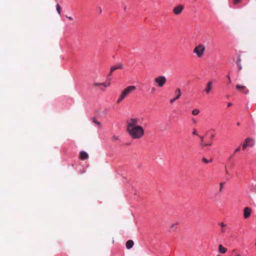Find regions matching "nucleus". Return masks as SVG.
<instances>
[{
	"mask_svg": "<svg viewBox=\"0 0 256 256\" xmlns=\"http://www.w3.org/2000/svg\"><path fill=\"white\" fill-rule=\"evenodd\" d=\"M138 123V118H130L126 121V130L132 139H140L144 134V128Z\"/></svg>",
	"mask_w": 256,
	"mask_h": 256,
	"instance_id": "obj_1",
	"label": "nucleus"
},
{
	"mask_svg": "<svg viewBox=\"0 0 256 256\" xmlns=\"http://www.w3.org/2000/svg\"><path fill=\"white\" fill-rule=\"evenodd\" d=\"M136 90V86H130L124 88L120 92V94L117 100V104L120 103L126 98L131 92Z\"/></svg>",
	"mask_w": 256,
	"mask_h": 256,
	"instance_id": "obj_2",
	"label": "nucleus"
},
{
	"mask_svg": "<svg viewBox=\"0 0 256 256\" xmlns=\"http://www.w3.org/2000/svg\"><path fill=\"white\" fill-rule=\"evenodd\" d=\"M205 50V46L202 44H199L194 48L193 52L198 58H201L203 56Z\"/></svg>",
	"mask_w": 256,
	"mask_h": 256,
	"instance_id": "obj_3",
	"label": "nucleus"
},
{
	"mask_svg": "<svg viewBox=\"0 0 256 256\" xmlns=\"http://www.w3.org/2000/svg\"><path fill=\"white\" fill-rule=\"evenodd\" d=\"M154 82L158 87H163L166 82V78L165 76H160L154 78Z\"/></svg>",
	"mask_w": 256,
	"mask_h": 256,
	"instance_id": "obj_4",
	"label": "nucleus"
},
{
	"mask_svg": "<svg viewBox=\"0 0 256 256\" xmlns=\"http://www.w3.org/2000/svg\"><path fill=\"white\" fill-rule=\"evenodd\" d=\"M254 145V140L251 138H247L244 140V142L242 144V150H245L246 148L248 146L250 147L253 146Z\"/></svg>",
	"mask_w": 256,
	"mask_h": 256,
	"instance_id": "obj_5",
	"label": "nucleus"
},
{
	"mask_svg": "<svg viewBox=\"0 0 256 256\" xmlns=\"http://www.w3.org/2000/svg\"><path fill=\"white\" fill-rule=\"evenodd\" d=\"M175 94L176 95V97H174V98H172L170 100V102L171 104H172L173 102H174L176 100L179 99L180 98V97L181 96L182 92H181L180 88H178L176 90Z\"/></svg>",
	"mask_w": 256,
	"mask_h": 256,
	"instance_id": "obj_6",
	"label": "nucleus"
},
{
	"mask_svg": "<svg viewBox=\"0 0 256 256\" xmlns=\"http://www.w3.org/2000/svg\"><path fill=\"white\" fill-rule=\"evenodd\" d=\"M252 213V210L248 207H246L244 209V218H248Z\"/></svg>",
	"mask_w": 256,
	"mask_h": 256,
	"instance_id": "obj_7",
	"label": "nucleus"
},
{
	"mask_svg": "<svg viewBox=\"0 0 256 256\" xmlns=\"http://www.w3.org/2000/svg\"><path fill=\"white\" fill-rule=\"evenodd\" d=\"M236 88L238 90H240V92L245 94H247L248 93V90H246V86H244L236 84Z\"/></svg>",
	"mask_w": 256,
	"mask_h": 256,
	"instance_id": "obj_8",
	"label": "nucleus"
},
{
	"mask_svg": "<svg viewBox=\"0 0 256 256\" xmlns=\"http://www.w3.org/2000/svg\"><path fill=\"white\" fill-rule=\"evenodd\" d=\"M212 88V82H208L206 86L204 92L206 94H208Z\"/></svg>",
	"mask_w": 256,
	"mask_h": 256,
	"instance_id": "obj_9",
	"label": "nucleus"
},
{
	"mask_svg": "<svg viewBox=\"0 0 256 256\" xmlns=\"http://www.w3.org/2000/svg\"><path fill=\"white\" fill-rule=\"evenodd\" d=\"M184 6L182 5H178L174 8V12L175 14H179L182 12Z\"/></svg>",
	"mask_w": 256,
	"mask_h": 256,
	"instance_id": "obj_10",
	"label": "nucleus"
},
{
	"mask_svg": "<svg viewBox=\"0 0 256 256\" xmlns=\"http://www.w3.org/2000/svg\"><path fill=\"white\" fill-rule=\"evenodd\" d=\"M227 248L224 247L222 244H219L218 246V252L219 253L224 254L226 252Z\"/></svg>",
	"mask_w": 256,
	"mask_h": 256,
	"instance_id": "obj_11",
	"label": "nucleus"
},
{
	"mask_svg": "<svg viewBox=\"0 0 256 256\" xmlns=\"http://www.w3.org/2000/svg\"><path fill=\"white\" fill-rule=\"evenodd\" d=\"M80 158L82 160H86L88 158V155L86 152L82 151L80 152Z\"/></svg>",
	"mask_w": 256,
	"mask_h": 256,
	"instance_id": "obj_12",
	"label": "nucleus"
},
{
	"mask_svg": "<svg viewBox=\"0 0 256 256\" xmlns=\"http://www.w3.org/2000/svg\"><path fill=\"white\" fill-rule=\"evenodd\" d=\"M122 66L123 65L122 64H120L116 66H112L110 68H111V71L112 72H114V71L115 70H117V69H120L122 68Z\"/></svg>",
	"mask_w": 256,
	"mask_h": 256,
	"instance_id": "obj_13",
	"label": "nucleus"
},
{
	"mask_svg": "<svg viewBox=\"0 0 256 256\" xmlns=\"http://www.w3.org/2000/svg\"><path fill=\"white\" fill-rule=\"evenodd\" d=\"M134 242L132 240H128L126 242V247L128 249L131 248L134 246Z\"/></svg>",
	"mask_w": 256,
	"mask_h": 256,
	"instance_id": "obj_14",
	"label": "nucleus"
},
{
	"mask_svg": "<svg viewBox=\"0 0 256 256\" xmlns=\"http://www.w3.org/2000/svg\"><path fill=\"white\" fill-rule=\"evenodd\" d=\"M219 225L221 226V232L222 233H224L226 232V225L223 222L220 223Z\"/></svg>",
	"mask_w": 256,
	"mask_h": 256,
	"instance_id": "obj_15",
	"label": "nucleus"
},
{
	"mask_svg": "<svg viewBox=\"0 0 256 256\" xmlns=\"http://www.w3.org/2000/svg\"><path fill=\"white\" fill-rule=\"evenodd\" d=\"M200 112V110L198 108H194L192 110V114L194 116H197Z\"/></svg>",
	"mask_w": 256,
	"mask_h": 256,
	"instance_id": "obj_16",
	"label": "nucleus"
},
{
	"mask_svg": "<svg viewBox=\"0 0 256 256\" xmlns=\"http://www.w3.org/2000/svg\"><path fill=\"white\" fill-rule=\"evenodd\" d=\"M56 10H57L58 14H60V12H61L62 8H61L60 6L59 5V4H56Z\"/></svg>",
	"mask_w": 256,
	"mask_h": 256,
	"instance_id": "obj_17",
	"label": "nucleus"
},
{
	"mask_svg": "<svg viewBox=\"0 0 256 256\" xmlns=\"http://www.w3.org/2000/svg\"><path fill=\"white\" fill-rule=\"evenodd\" d=\"M92 122H94V124H96V125L100 127L101 125H100V122H98L96 118H92Z\"/></svg>",
	"mask_w": 256,
	"mask_h": 256,
	"instance_id": "obj_18",
	"label": "nucleus"
},
{
	"mask_svg": "<svg viewBox=\"0 0 256 256\" xmlns=\"http://www.w3.org/2000/svg\"><path fill=\"white\" fill-rule=\"evenodd\" d=\"M110 85V80H108V82H103L102 86H104L105 88H106L108 86H109Z\"/></svg>",
	"mask_w": 256,
	"mask_h": 256,
	"instance_id": "obj_19",
	"label": "nucleus"
},
{
	"mask_svg": "<svg viewBox=\"0 0 256 256\" xmlns=\"http://www.w3.org/2000/svg\"><path fill=\"white\" fill-rule=\"evenodd\" d=\"M212 161V159H210V160H207L205 158H202V162L204 163L208 164L210 162H211Z\"/></svg>",
	"mask_w": 256,
	"mask_h": 256,
	"instance_id": "obj_20",
	"label": "nucleus"
},
{
	"mask_svg": "<svg viewBox=\"0 0 256 256\" xmlns=\"http://www.w3.org/2000/svg\"><path fill=\"white\" fill-rule=\"evenodd\" d=\"M200 145L202 146H210L212 145V143L211 142H208V143L202 142L200 144Z\"/></svg>",
	"mask_w": 256,
	"mask_h": 256,
	"instance_id": "obj_21",
	"label": "nucleus"
},
{
	"mask_svg": "<svg viewBox=\"0 0 256 256\" xmlns=\"http://www.w3.org/2000/svg\"><path fill=\"white\" fill-rule=\"evenodd\" d=\"M102 86V83H99L96 82H94L93 83V86Z\"/></svg>",
	"mask_w": 256,
	"mask_h": 256,
	"instance_id": "obj_22",
	"label": "nucleus"
},
{
	"mask_svg": "<svg viewBox=\"0 0 256 256\" xmlns=\"http://www.w3.org/2000/svg\"><path fill=\"white\" fill-rule=\"evenodd\" d=\"M241 0H233V4H238Z\"/></svg>",
	"mask_w": 256,
	"mask_h": 256,
	"instance_id": "obj_23",
	"label": "nucleus"
},
{
	"mask_svg": "<svg viewBox=\"0 0 256 256\" xmlns=\"http://www.w3.org/2000/svg\"><path fill=\"white\" fill-rule=\"evenodd\" d=\"M112 140H118V136H112Z\"/></svg>",
	"mask_w": 256,
	"mask_h": 256,
	"instance_id": "obj_24",
	"label": "nucleus"
},
{
	"mask_svg": "<svg viewBox=\"0 0 256 256\" xmlns=\"http://www.w3.org/2000/svg\"><path fill=\"white\" fill-rule=\"evenodd\" d=\"M236 64H237L238 66V67L239 70H241L242 68L240 64V63H238V62H236Z\"/></svg>",
	"mask_w": 256,
	"mask_h": 256,
	"instance_id": "obj_25",
	"label": "nucleus"
},
{
	"mask_svg": "<svg viewBox=\"0 0 256 256\" xmlns=\"http://www.w3.org/2000/svg\"><path fill=\"white\" fill-rule=\"evenodd\" d=\"M223 188V183H220V191L221 192Z\"/></svg>",
	"mask_w": 256,
	"mask_h": 256,
	"instance_id": "obj_26",
	"label": "nucleus"
},
{
	"mask_svg": "<svg viewBox=\"0 0 256 256\" xmlns=\"http://www.w3.org/2000/svg\"><path fill=\"white\" fill-rule=\"evenodd\" d=\"M240 150V147L238 148H236L235 150L234 153L235 154V153L238 152Z\"/></svg>",
	"mask_w": 256,
	"mask_h": 256,
	"instance_id": "obj_27",
	"label": "nucleus"
},
{
	"mask_svg": "<svg viewBox=\"0 0 256 256\" xmlns=\"http://www.w3.org/2000/svg\"><path fill=\"white\" fill-rule=\"evenodd\" d=\"M177 225V224H172L171 226V228H173L174 227H175Z\"/></svg>",
	"mask_w": 256,
	"mask_h": 256,
	"instance_id": "obj_28",
	"label": "nucleus"
},
{
	"mask_svg": "<svg viewBox=\"0 0 256 256\" xmlns=\"http://www.w3.org/2000/svg\"><path fill=\"white\" fill-rule=\"evenodd\" d=\"M192 134H194V135H197V132L196 131V130H194L193 132H192Z\"/></svg>",
	"mask_w": 256,
	"mask_h": 256,
	"instance_id": "obj_29",
	"label": "nucleus"
},
{
	"mask_svg": "<svg viewBox=\"0 0 256 256\" xmlns=\"http://www.w3.org/2000/svg\"><path fill=\"white\" fill-rule=\"evenodd\" d=\"M226 77H227V78H228V81H229V82H230H230H231V80H230V76L228 75V76H226Z\"/></svg>",
	"mask_w": 256,
	"mask_h": 256,
	"instance_id": "obj_30",
	"label": "nucleus"
},
{
	"mask_svg": "<svg viewBox=\"0 0 256 256\" xmlns=\"http://www.w3.org/2000/svg\"><path fill=\"white\" fill-rule=\"evenodd\" d=\"M200 138L202 142H203V140H204V136H200Z\"/></svg>",
	"mask_w": 256,
	"mask_h": 256,
	"instance_id": "obj_31",
	"label": "nucleus"
},
{
	"mask_svg": "<svg viewBox=\"0 0 256 256\" xmlns=\"http://www.w3.org/2000/svg\"><path fill=\"white\" fill-rule=\"evenodd\" d=\"M66 18L69 19L70 20H72V18L71 17V16H66Z\"/></svg>",
	"mask_w": 256,
	"mask_h": 256,
	"instance_id": "obj_32",
	"label": "nucleus"
},
{
	"mask_svg": "<svg viewBox=\"0 0 256 256\" xmlns=\"http://www.w3.org/2000/svg\"><path fill=\"white\" fill-rule=\"evenodd\" d=\"M240 61H241L240 58H238V60H237V62H238V63H240Z\"/></svg>",
	"mask_w": 256,
	"mask_h": 256,
	"instance_id": "obj_33",
	"label": "nucleus"
},
{
	"mask_svg": "<svg viewBox=\"0 0 256 256\" xmlns=\"http://www.w3.org/2000/svg\"><path fill=\"white\" fill-rule=\"evenodd\" d=\"M232 105V104L231 102H229L228 104V107Z\"/></svg>",
	"mask_w": 256,
	"mask_h": 256,
	"instance_id": "obj_34",
	"label": "nucleus"
},
{
	"mask_svg": "<svg viewBox=\"0 0 256 256\" xmlns=\"http://www.w3.org/2000/svg\"><path fill=\"white\" fill-rule=\"evenodd\" d=\"M113 72H112L111 70H110V74H108V76H110L112 74V73Z\"/></svg>",
	"mask_w": 256,
	"mask_h": 256,
	"instance_id": "obj_35",
	"label": "nucleus"
},
{
	"mask_svg": "<svg viewBox=\"0 0 256 256\" xmlns=\"http://www.w3.org/2000/svg\"><path fill=\"white\" fill-rule=\"evenodd\" d=\"M102 8H99V12H100V13H101V12H102Z\"/></svg>",
	"mask_w": 256,
	"mask_h": 256,
	"instance_id": "obj_36",
	"label": "nucleus"
},
{
	"mask_svg": "<svg viewBox=\"0 0 256 256\" xmlns=\"http://www.w3.org/2000/svg\"><path fill=\"white\" fill-rule=\"evenodd\" d=\"M192 121L194 123H196V121L195 120H192Z\"/></svg>",
	"mask_w": 256,
	"mask_h": 256,
	"instance_id": "obj_37",
	"label": "nucleus"
},
{
	"mask_svg": "<svg viewBox=\"0 0 256 256\" xmlns=\"http://www.w3.org/2000/svg\"><path fill=\"white\" fill-rule=\"evenodd\" d=\"M214 137V134H212V135L210 136V138H212Z\"/></svg>",
	"mask_w": 256,
	"mask_h": 256,
	"instance_id": "obj_38",
	"label": "nucleus"
},
{
	"mask_svg": "<svg viewBox=\"0 0 256 256\" xmlns=\"http://www.w3.org/2000/svg\"><path fill=\"white\" fill-rule=\"evenodd\" d=\"M236 256H240V254H237Z\"/></svg>",
	"mask_w": 256,
	"mask_h": 256,
	"instance_id": "obj_39",
	"label": "nucleus"
},
{
	"mask_svg": "<svg viewBox=\"0 0 256 256\" xmlns=\"http://www.w3.org/2000/svg\"><path fill=\"white\" fill-rule=\"evenodd\" d=\"M232 158V156H231L230 157V159Z\"/></svg>",
	"mask_w": 256,
	"mask_h": 256,
	"instance_id": "obj_40",
	"label": "nucleus"
},
{
	"mask_svg": "<svg viewBox=\"0 0 256 256\" xmlns=\"http://www.w3.org/2000/svg\"><path fill=\"white\" fill-rule=\"evenodd\" d=\"M237 125H238V126H239V125H240V123H239V122H238V123L237 124Z\"/></svg>",
	"mask_w": 256,
	"mask_h": 256,
	"instance_id": "obj_41",
	"label": "nucleus"
},
{
	"mask_svg": "<svg viewBox=\"0 0 256 256\" xmlns=\"http://www.w3.org/2000/svg\"><path fill=\"white\" fill-rule=\"evenodd\" d=\"M220 256V255H218V256Z\"/></svg>",
	"mask_w": 256,
	"mask_h": 256,
	"instance_id": "obj_42",
	"label": "nucleus"
}]
</instances>
